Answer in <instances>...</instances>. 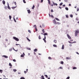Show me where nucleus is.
Segmentation results:
<instances>
[{
  "mask_svg": "<svg viewBox=\"0 0 79 79\" xmlns=\"http://www.w3.org/2000/svg\"><path fill=\"white\" fill-rule=\"evenodd\" d=\"M69 6H71V4H69Z\"/></svg>",
  "mask_w": 79,
  "mask_h": 79,
  "instance_id": "680f3d73",
  "label": "nucleus"
},
{
  "mask_svg": "<svg viewBox=\"0 0 79 79\" xmlns=\"http://www.w3.org/2000/svg\"><path fill=\"white\" fill-rule=\"evenodd\" d=\"M26 39H27V40H28L29 42H31V40H29V38H28L27 37Z\"/></svg>",
  "mask_w": 79,
  "mask_h": 79,
  "instance_id": "f3484780",
  "label": "nucleus"
},
{
  "mask_svg": "<svg viewBox=\"0 0 79 79\" xmlns=\"http://www.w3.org/2000/svg\"><path fill=\"white\" fill-rule=\"evenodd\" d=\"M41 79H45V78H44V75H42L41 76Z\"/></svg>",
  "mask_w": 79,
  "mask_h": 79,
  "instance_id": "4468645a",
  "label": "nucleus"
},
{
  "mask_svg": "<svg viewBox=\"0 0 79 79\" xmlns=\"http://www.w3.org/2000/svg\"><path fill=\"white\" fill-rule=\"evenodd\" d=\"M70 77H67L66 79H69Z\"/></svg>",
  "mask_w": 79,
  "mask_h": 79,
  "instance_id": "09e8293b",
  "label": "nucleus"
},
{
  "mask_svg": "<svg viewBox=\"0 0 79 79\" xmlns=\"http://www.w3.org/2000/svg\"><path fill=\"white\" fill-rule=\"evenodd\" d=\"M13 39L14 40H16V41H17V42H18V41H19V39L15 36L13 37Z\"/></svg>",
  "mask_w": 79,
  "mask_h": 79,
  "instance_id": "7ed1b4c3",
  "label": "nucleus"
},
{
  "mask_svg": "<svg viewBox=\"0 0 79 79\" xmlns=\"http://www.w3.org/2000/svg\"><path fill=\"white\" fill-rule=\"evenodd\" d=\"M65 10H67V11H68V10H69V9H68V7H66L65 8Z\"/></svg>",
  "mask_w": 79,
  "mask_h": 79,
  "instance_id": "c85d7f7f",
  "label": "nucleus"
},
{
  "mask_svg": "<svg viewBox=\"0 0 79 79\" xmlns=\"http://www.w3.org/2000/svg\"><path fill=\"white\" fill-rule=\"evenodd\" d=\"M27 50H31V48H27Z\"/></svg>",
  "mask_w": 79,
  "mask_h": 79,
  "instance_id": "c9c22d12",
  "label": "nucleus"
},
{
  "mask_svg": "<svg viewBox=\"0 0 79 79\" xmlns=\"http://www.w3.org/2000/svg\"><path fill=\"white\" fill-rule=\"evenodd\" d=\"M46 77V78H48V76L47 75H44Z\"/></svg>",
  "mask_w": 79,
  "mask_h": 79,
  "instance_id": "72a5a7b5",
  "label": "nucleus"
},
{
  "mask_svg": "<svg viewBox=\"0 0 79 79\" xmlns=\"http://www.w3.org/2000/svg\"><path fill=\"white\" fill-rule=\"evenodd\" d=\"M53 46L54 47H57V45L56 44H53Z\"/></svg>",
  "mask_w": 79,
  "mask_h": 79,
  "instance_id": "a211bd4d",
  "label": "nucleus"
},
{
  "mask_svg": "<svg viewBox=\"0 0 79 79\" xmlns=\"http://www.w3.org/2000/svg\"><path fill=\"white\" fill-rule=\"evenodd\" d=\"M7 8H8V9H9V10L11 9V8H10V6H9V4H7Z\"/></svg>",
  "mask_w": 79,
  "mask_h": 79,
  "instance_id": "423d86ee",
  "label": "nucleus"
},
{
  "mask_svg": "<svg viewBox=\"0 0 79 79\" xmlns=\"http://www.w3.org/2000/svg\"><path fill=\"white\" fill-rule=\"evenodd\" d=\"M38 38L39 39H41V38L40 37V36L39 35V36Z\"/></svg>",
  "mask_w": 79,
  "mask_h": 79,
  "instance_id": "a19ab883",
  "label": "nucleus"
},
{
  "mask_svg": "<svg viewBox=\"0 0 79 79\" xmlns=\"http://www.w3.org/2000/svg\"><path fill=\"white\" fill-rule=\"evenodd\" d=\"M60 69H63V68H62V67H60V68H59Z\"/></svg>",
  "mask_w": 79,
  "mask_h": 79,
  "instance_id": "4d7b16f0",
  "label": "nucleus"
},
{
  "mask_svg": "<svg viewBox=\"0 0 79 79\" xmlns=\"http://www.w3.org/2000/svg\"><path fill=\"white\" fill-rule=\"evenodd\" d=\"M44 2V0H41V3H42V2Z\"/></svg>",
  "mask_w": 79,
  "mask_h": 79,
  "instance_id": "5fc2aeb1",
  "label": "nucleus"
},
{
  "mask_svg": "<svg viewBox=\"0 0 79 79\" xmlns=\"http://www.w3.org/2000/svg\"><path fill=\"white\" fill-rule=\"evenodd\" d=\"M24 73L25 74H26V73H27V72H26V71H24Z\"/></svg>",
  "mask_w": 79,
  "mask_h": 79,
  "instance_id": "bf43d9fd",
  "label": "nucleus"
},
{
  "mask_svg": "<svg viewBox=\"0 0 79 79\" xmlns=\"http://www.w3.org/2000/svg\"><path fill=\"white\" fill-rule=\"evenodd\" d=\"M69 45L70 47H71L72 46V44H70Z\"/></svg>",
  "mask_w": 79,
  "mask_h": 79,
  "instance_id": "052dcab7",
  "label": "nucleus"
},
{
  "mask_svg": "<svg viewBox=\"0 0 79 79\" xmlns=\"http://www.w3.org/2000/svg\"><path fill=\"white\" fill-rule=\"evenodd\" d=\"M35 28V30L36 31H37V27Z\"/></svg>",
  "mask_w": 79,
  "mask_h": 79,
  "instance_id": "8fccbe9b",
  "label": "nucleus"
},
{
  "mask_svg": "<svg viewBox=\"0 0 79 79\" xmlns=\"http://www.w3.org/2000/svg\"><path fill=\"white\" fill-rule=\"evenodd\" d=\"M34 8H35V6L34 5H33V6L31 8L32 10H34Z\"/></svg>",
  "mask_w": 79,
  "mask_h": 79,
  "instance_id": "9b49d317",
  "label": "nucleus"
},
{
  "mask_svg": "<svg viewBox=\"0 0 79 79\" xmlns=\"http://www.w3.org/2000/svg\"><path fill=\"white\" fill-rule=\"evenodd\" d=\"M59 8H60V9H61V8H62L60 6H59Z\"/></svg>",
  "mask_w": 79,
  "mask_h": 79,
  "instance_id": "69168bd1",
  "label": "nucleus"
},
{
  "mask_svg": "<svg viewBox=\"0 0 79 79\" xmlns=\"http://www.w3.org/2000/svg\"><path fill=\"white\" fill-rule=\"evenodd\" d=\"M28 32H29V33H31V31L30 30H28Z\"/></svg>",
  "mask_w": 79,
  "mask_h": 79,
  "instance_id": "37998d69",
  "label": "nucleus"
},
{
  "mask_svg": "<svg viewBox=\"0 0 79 79\" xmlns=\"http://www.w3.org/2000/svg\"><path fill=\"white\" fill-rule=\"evenodd\" d=\"M76 20H77V21H78V20H79V19L78 18H77L76 19Z\"/></svg>",
  "mask_w": 79,
  "mask_h": 79,
  "instance_id": "864d4df0",
  "label": "nucleus"
},
{
  "mask_svg": "<svg viewBox=\"0 0 79 79\" xmlns=\"http://www.w3.org/2000/svg\"><path fill=\"white\" fill-rule=\"evenodd\" d=\"M13 61L14 62H16V60H15V59H13Z\"/></svg>",
  "mask_w": 79,
  "mask_h": 79,
  "instance_id": "a18cd8bd",
  "label": "nucleus"
},
{
  "mask_svg": "<svg viewBox=\"0 0 79 79\" xmlns=\"http://www.w3.org/2000/svg\"><path fill=\"white\" fill-rule=\"evenodd\" d=\"M78 34H79V30L77 29V30L75 31V36H77Z\"/></svg>",
  "mask_w": 79,
  "mask_h": 79,
  "instance_id": "f03ea898",
  "label": "nucleus"
},
{
  "mask_svg": "<svg viewBox=\"0 0 79 79\" xmlns=\"http://www.w3.org/2000/svg\"><path fill=\"white\" fill-rule=\"evenodd\" d=\"M20 79H25V78L24 77H21Z\"/></svg>",
  "mask_w": 79,
  "mask_h": 79,
  "instance_id": "e433bc0d",
  "label": "nucleus"
},
{
  "mask_svg": "<svg viewBox=\"0 0 79 79\" xmlns=\"http://www.w3.org/2000/svg\"><path fill=\"white\" fill-rule=\"evenodd\" d=\"M2 2L3 5H5V1L4 0H3Z\"/></svg>",
  "mask_w": 79,
  "mask_h": 79,
  "instance_id": "dca6fc26",
  "label": "nucleus"
},
{
  "mask_svg": "<svg viewBox=\"0 0 79 79\" xmlns=\"http://www.w3.org/2000/svg\"><path fill=\"white\" fill-rule=\"evenodd\" d=\"M61 24V23H59V22H57V24Z\"/></svg>",
  "mask_w": 79,
  "mask_h": 79,
  "instance_id": "de8ad7c7",
  "label": "nucleus"
},
{
  "mask_svg": "<svg viewBox=\"0 0 79 79\" xmlns=\"http://www.w3.org/2000/svg\"><path fill=\"white\" fill-rule=\"evenodd\" d=\"M48 3L50 5H51V2L50 1V0H48Z\"/></svg>",
  "mask_w": 79,
  "mask_h": 79,
  "instance_id": "9d476101",
  "label": "nucleus"
},
{
  "mask_svg": "<svg viewBox=\"0 0 79 79\" xmlns=\"http://www.w3.org/2000/svg\"><path fill=\"white\" fill-rule=\"evenodd\" d=\"M37 49H35L34 50V51L35 52H37Z\"/></svg>",
  "mask_w": 79,
  "mask_h": 79,
  "instance_id": "6ab92c4d",
  "label": "nucleus"
},
{
  "mask_svg": "<svg viewBox=\"0 0 79 79\" xmlns=\"http://www.w3.org/2000/svg\"><path fill=\"white\" fill-rule=\"evenodd\" d=\"M66 59H67V60H69V59H70V58L69 57H67Z\"/></svg>",
  "mask_w": 79,
  "mask_h": 79,
  "instance_id": "ea45409f",
  "label": "nucleus"
},
{
  "mask_svg": "<svg viewBox=\"0 0 79 79\" xmlns=\"http://www.w3.org/2000/svg\"><path fill=\"white\" fill-rule=\"evenodd\" d=\"M14 3L15 5H16V2H14Z\"/></svg>",
  "mask_w": 79,
  "mask_h": 79,
  "instance_id": "13d9d810",
  "label": "nucleus"
},
{
  "mask_svg": "<svg viewBox=\"0 0 79 79\" xmlns=\"http://www.w3.org/2000/svg\"><path fill=\"white\" fill-rule=\"evenodd\" d=\"M27 11L29 14H30V13H31V10H27Z\"/></svg>",
  "mask_w": 79,
  "mask_h": 79,
  "instance_id": "0eeeda50",
  "label": "nucleus"
},
{
  "mask_svg": "<svg viewBox=\"0 0 79 79\" xmlns=\"http://www.w3.org/2000/svg\"><path fill=\"white\" fill-rule=\"evenodd\" d=\"M13 71H14V72H16V71H17V70H16V69H13Z\"/></svg>",
  "mask_w": 79,
  "mask_h": 79,
  "instance_id": "5701e85b",
  "label": "nucleus"
},
{
  "mask_svg": "<svg viewBox=\"0 0 79 79\" xmlns=\"http://www.w3.org/2000/svg\"><path fill=\"white\" fill-rule=\"evenodd\" d=\"M3 72V70H0V73H2Z\"/></svg>",
  "mask_w": 79,
  "mask_h": 79,
  "instance_id": "7c9ffc66",
  "label": "nucleus"
},
{
  "mask_svg": "<svg viewBox=\"0 0 79 79\" xmlns=\"http://www.w3.org/2000/svg\"><path fill=\"white\" fill-rule=\"evenodd\" d=\"M48 35V33H45L44 34V38H43V40H44L45 43H46V42H47V41H46V40H45V39H46V36L45 35Z\"/></svg>",
  "mask_w": 79,
  "mask_h": 79,
  "instance_id": "f257e3e1",
  "label": "nucleus"
},
{
  "mask_svg": "<svg viewBox=\"0 0 79 79\" xmlns=\"http://www.w3.org/2000/svg\"><path fill=\"white\" fill-rule=\"evenodd\" d=\"M42 31L43 33H45V30H44V29L42 30Z\"/></svg>",
  "mask_w": 79,
  "mask_h": 79,
  "instance_id": "412c9836",
  "label": "nucleus"
},
{
  "mask_svg": "<svg viewBox=\"0 0 79 79\" xmlns=\"http://www.w3.org/2000/svg\"><path fill=\"white\" fill-rule=\"evenodd\" d=\"M60 63L62 64H64V62H63V61H62L60 62Z\"/></svg>",
  "mask_w": 79,
  "mask_h": 79,
  "instance_id": "b1692460",
  "label": "nucleus"
},
{
  "mask_svg": "<svg viewBox=\"0 0 79 79\" xmlns=\"http://www.w3.org/2000/svg\"><path fill=\"white\" fill-rule=\"evenodd\" d=\"M53 3L54 5L55 6V5L56 6H57L58 5V4H56V3H55V2H53Z\"/></svg>",
  "mask_w": 79,
  "mask_h": 79,
  "instance_id": "6e6552de",
  "label": "nucleus"
},
{
  "mask_svg": "<svg viewBox=\"0 0 79 79\" xmlns=\"http://www.w3.org/2000/svg\"><path fill=\"white\" fill-rule=\"evenodd\" d=\"M2 56L3 57H4L6 58H8V56H6L4 55V56Z\"/></svg>",
  "mask_w": 79,
  "mask_h": 79,
  "instance_id": "1a4fd4ad",
  "label": "nucleus"
},
{
  "mask_svg": "<svg viewBox=\"0 0 79 79\" xmlns=\"http://www.w3.org/2000/svg\"><path fill=\"white\" fill-rule=\"evenodd\" d=\"M77 69V68L76 67H74L73 68V69Z\"/></svg>",
  "mask_w": 79,
  "mask_h": 79,
  "instance_id": "393cba45",
  "label": "nucleus"
},
{
  "mask_svg": "<svg viewBox=\"0 0 79 79\" xmlns=\"http://www.w3.org/2000/svg\"><path fill=\"white\" fill-rule=\"evenodd\" d=\"M12 50H13L12 48H10L9 49V51H10V52H11V51H12Z\"/></svg>",
  "mask_w": 79,
  "mask_h": 79,
  "instance_id": "473e14b6",
  "label": "nucleus"
},
{
  "mask_svg": "<svg viewBox=\"0 0 79 79\" xmlns=\"http://www.w3.org/2000/svg\"><path fill=\"white\" fill-rule=\"evenodd\" d=\"M9 19H11V15H10L9 16Z\"/></svg>",
  "mask_w": 79,
  "mask_h": 79,
  "instance_id": "2f4dec72",
  "label": "nucleus"
},
{
  "mask_svg": "<svg viewBox=\"0 0 79 79\" xmlns=\"http://www.w3.org/2000/svg\"><path fill=\"white\" fill-rule=\"evenodd\" d=\"M49 17H50V16H51V15H50V14H49Z\"/></svg>",
  "mask_w": 79,
  "mask_h": 79,
  "instance_id": "338daca9",
  "label": "nucleus"
},
{
  "mask_svg": "<svg viewBox=\"0 0 79 79\" xmlns=\"http://www.w3.org/2000/svg\"><path fill=\"white\" fill-rule=\"evenodd\" d=\"M23 2L24 3H26V1L25 0H23Z\"/></svg>",
  "mask_w": 79,
  "mask_h": 79,
  "instance_id": "bb28decb",
  "label": "nucleus"
},
{
  "mask_svg": "<svg viewBox=\"0 0 79 79\" xmlns=\"http://www.w3.org/2000/svg\"><path fill=\"white\" fill-rule=\"evenodd\" d=\"M33 27H35V28H36V27H36V25H35L34 26H33Z\"/></svg>",
  "mask_w": 79,
  "mask_h": 79,
  "instance_id": "58836bf2",
  "label": "nucleus"
},
{
  "mask_svg": "<svg viewBox=\"0 0 79 79\" xmlns=\"http://www.w3.org/2000/svg\"><path fill=\"white\" fill-rule=\"evenodd\" d=\"M65 16H66V18H69V16H68V15H66Z\"/></svg>",
  "mask_w": 79,
  "mask_h": 79,
  "instance_id": "4c0bfd02",
  "label": "nucleus"
},
{
  "mask_svg": "<svg viewBox=\"0 0 79 79\" xmlns=\"http://www.w3.org/2000/svg\"><path fill=\"white\" fill-rule=\"evenodd\" d=\"M55 19H56V20H57V21H60V20L59 19H58V18H55Z\"/></svg>",
  "mask_w": 79,
  "mask_h": 79,
  "instance_id": "aec40b11",
  "label": "nucleus"
},
{
  "mask_svg": "<svg viewBox=\"0 0 79 79\" xmlns=\"http://www.w3.org/2000/svg\"><path fill=\"white\" fill-rule=\"evenodd\" d=\"M68 42H69V44H73V42H71L69 41H68Z\"/></svg>",
  "mask_w": 79,
  "mask_h": 79,
  "instance_id": "49530a36",
  "label": "nucleus"
},
{
  "mask_svg": "<svg viewBox=\"0 0 79 79\" xmlns=\"http://www.w3.org/2000/svg\"><path fill=\"white\" fill-rule=\"evenodd\" d=\"M70 16L71 18H73V15H71Z\"/></svg>",
  "mask_w": 79,
  "mask_h": 79,
  "instance_id": "79ce46f5",
  "label": "nucleus"
},
{
  "mask_svg": "<svg viewBox=\"0 0 79 79\" xmlns=\"http://www.w3.org/2000/svg\"><path fill=\"white\" fill-rule=\"evenodd\" d=\"M53 23L54 24H57V22L56 21L55 19L53 20Z\"/></svg>",
  "mask_w": 79,
  "mask_h": 79,
  "instance_id": "20e7f679",
  "label": "nucleus"
},
{
  "mask_svg": "<svg viewBox=\"0 0 79 79\" xmlns=\"http://www.w3.org/2000/svg\"><path fill=\"white\" fill-rule=\"evenodd\" d=\"M16 8V6H13V7H12V8L13 10H14V9H15V8Z\"/></svg>",
  "mask_w": 79,
  "mask_h": 79,
  "instance_id": "2eb2a0df",
  "label": "nucleus"
},
{
  "mask_svg": "<svg viewBox=\"0 0 79 79\" xmlns=\"http://www.w3.org/2000/svg\"><path fill=\"white\" fill-rule=\"evenodd\" d=\"M53 5H54L53 4H52L51 5V6H53Z\"/></svg>",
  "mask_w": 79,
  "mask_h": 79,
  "instance_id": "0e129e2a",
  "label": "nucleus"
},
{
  "mask_svg": "<svg viewBox=\"0 0 79 79\" xmlns=\"http://www.w3.org/2000/svg\"><path fill=\"white\" fill-rule=\"evenodd\" d=\"M51 12H52H52H53V9H52L51 10Z\"/></svg>",
  "mask_w": 79,
  "mask_h": 79,
  "instance_id": "3c124183",
  "label": "nucleus"
},
{
  "mask_svg": "<svg viewBox=\"0 0 79 79\" xmlns=\"http://www.w3.org/2000/svg\"><path fill=\"white\" fill-rule=\"evenodd\" d=\"M16 45H20V44H16Z\"/></svg>",
  "mask_w": 79,
  "mask_h": 79,
  "instance_id": "6e6d98bb",
  "label": "nucleus"
},
{
  "mask_svg": "<svg viewBox=\"0 0 79 79\" xmlns=\"http://www.w3.org/2000/svg\"><path fill=\"white\" fill-rule=\"evenodd\" d=\"M73 44H74V43H76V41H74L73 42Z\"/></svg>",
  "mask_w": 79,
  "mask_h": 79,
  "instance_id": "e2e57ef3",
  "label": "nucleus"
},
{
  "mask_svg": "<svg viewBox=\"0 0 79 79\" xmlns=\"http://www.w3.org/2000/svg\"><path fill=\"white\" fill-rule=\"evenodd\" d=\"M76 53L78 55H79V53H78V52H77Z\"/></svg>",
  "mask_w": 79,
  "mask_h": 79,
  "instance_id": "774afa93",
  "label": "nucleus"
},
{
  "mask_svg": "<svg viewBox=\"0 0 79 79\" xmlns=\"http://www.w3.org/2000/svg\"><path fill=\"white\" fill-rule=\"evenodd\" d=\"M67 36L68 39H69L70 40H71V36H69V34H67Z\"/></svg>",
  "mask_w": 79,
  "mask_h": 79,
  "instance_id": "39448f33",
  "label": "nucleus"
},
{
  "mask_svg": "<svg viewBox=\"0 0 79 79\" xmlns=\"http://www.w3.org/2000/svg\"><path fill=\"white\" fill-rule=\"evenodd\" d=\"M4 8H5V9H7V6H5L4 7Z\"/></svg>",
  "mask_w": 79,
  "mask_h": 79,
  "instance_id": "c03bdc74",
  "label": "nucleus"
},
{
  "mask_svg": "<svg viewBox=\"0 0 79 79\" xmlns=\"http://www.w3.org/2000/svg\"><path fill=\"white\" fill-rule=\"evenodd\" d=\"M64 48V45H63L62 47V50H63Z\"/></svg>",
  "mask_w": 79,
  "mask_h": 79,
  "instance_id": "f8f14e48",
  "label": "nucleus"
},
{
  "mask_svg": "<svg viewBox=\"0 0 79 79\" xmlns=\"http://www.w3.org/2000/svg\"><path fill=\"white\" fill-rule=\"evenodd\" d=\"M48 58L49 60H52V58H51V57H50V56L48 57Z\"/></svg>",
  "mask_w": 79,
  "mask_h": 79,
  "instance_id": "c756f323",
  "label": "nucleus"
},
{
  "mask_svg": "<svg viewBox=\"0 0 79 79\" xmlns=\"http://www.w3.org/2000/svg\"><path fill=\"white\" fill-rule=\"evenodd\" d=\"M63 5V2H61L60 4V6H61V5Z\"/></svg>",
  "mask_w": 79,
  "mask_h": 79,
  "instance_id": "cd10ccee",
  "label": "nucleus"
},
{
  "mask_svg": "<svg viewBox=\"0 0 79 79\" xmlns=\"http://www.w3.org/2000/svg\"><path fill=\"white\" fill-rule=\"evenodd\" d=\"M51 16L52 18H54V17H53V16L52 15H51Z\"/></svg>",
  "mask_w": 79,
  "mask_h": 79,
  "instance_id": "603ef678",
  "label": "nucleus"
},
{
  "mask_svg": "<svg viewBox=\"0 0 79 79\" xmlns=\"http://www.w3.org/2000/svg\"><path fill=\"white\" fill-rule=\"evenodd\" d=\"M24 55L23 54H22L21 55V57H24Z\"/></svg>",
  "mask_w": 79,
  "mask_h": 79,
  "instance_id": "4be33fe9",
  "label": "nucleus"
},
{
  "mask_svg": "<svg viewBox=\"0 0 79 79\" xmlns=\"http://www.w3.org/2000/svg\"><path fill=\"white\" fill-rule=\"evenodd\" d=\"M53 42L55 44H56V43H57V41L56 40H54Z\"/></svg>",
  "mask_w": 79,
  "mask_h": 79,
  "instance_id": "ddd939ff",
  "label": "nucleus"
},
{
  "mask_svg": "<svg viewBox=\"0 0 79 79\" xmlns=\"http://www.w3.org/2000/svg\"><path fill=\"white\" fill-rule=\"evenodd\" d=\"M9 66H12V65L11 64V63H9Z\"/></svg>",
  "mask_w": 79,
  "mask_h": 79,
  "instance_id": "a878e982",
  "label": "nucleus"
},
{
  "mask_svg": "<svg viewBox=\"0 0 79 79\" xmlns=\"http://www.w3.org/2000/svg\"><path fill=\"white\" fill-rule=\"evenodd\" d=\"M14 20L15 23H16V19H15V18H14Z\"/></svg>",
  "mask_w": 79,
  "mask_h": 79,
  "instance_id": "f704fd0d",
  "label": "nucleus"
}]
</instances>
